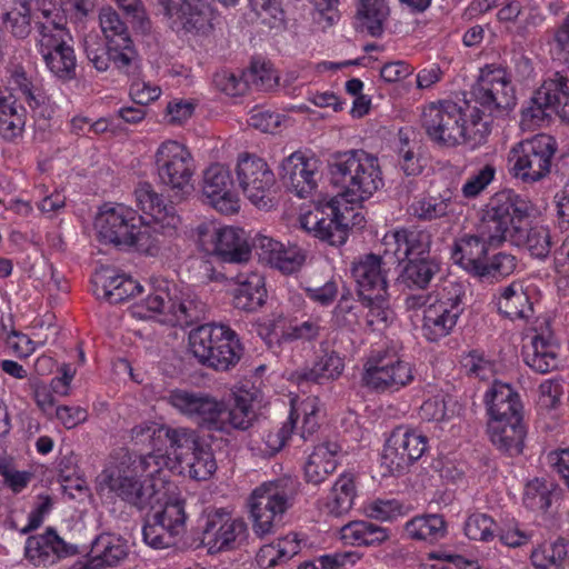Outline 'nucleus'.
I'll return each instance as SVG.
<instances>
[{
    "label": "nucleus",
    "mask_w": 569,
    "mask_h": 569,
    "mask_svg": "<svg viewBox=\"0 0 569 569\" xmlns=\"http://www.w3.org/2000/svg\"><path fill=\"white\" fill-rule=\"evenodd\" d=\"M319 177L317 160L307 159L299 152H293L281 163L280 178L283 184L300 198H307L313 192Z\"/></svg>",
    "instance_id": "nucleus-22"
},
{
    "label": "nucleus",
    "mask_w": 569,
    "mask_h": 569,
    "mask_svg": "<svg viewBox=\"0 0 569 569\" xmlns=\"http://www.w3.org/2000/svg\"><path fill=\"white\" fill-rule=\"evenodd\" d=\"M223 401L202 393L197 405L193 417H197L200 425L210 431H218L221 418Z\"/></svg>",
    "instance_id": "nucleus-57"
},
{
    "label": "nucleus",
    "mask_w": 569,
    "mask_h": 569,
    "mask_svg": "<svg viewBox=\"0 0 569 569\" xmlns=\"http://www.w3.org/2000/svg\"><path fill=\"white\" fill-rule=\"evenodd\" d=\"M232 188L233 180L230 171L223 164H211L203 172V196L208 199V203L222 214H233L240 208L239 198Z\"/></svg>",
    "instance_id": "nucleus-19"
},
{
    "label": "nucleus",
    "mask_w": 569,
    "mask_h": 569,
    "mask_svg": "<svg viewBox=\"0 0 569 569\" xmlns=\"http://www.w3.org/2000/svg\"><path fill=\"white\" fill-rule=\"evenodd\" d=\"M236 172L240 188L252 204L260 209L272 206L271 189L276 178L263 159L242 154L239 157Z\"/></svg>",
    "instance_id": "nucleus-15"
},
{
    "label": "nucleus",
    "mask_w": 569,
    "mask_h": 569,
    "mask_svg": "<svg viewBox=\"0 0 569 569\" xmlns=\"http://www.w3.org/2000/svg\"><path fill=\"white\" fill-rule=\"evenodd\" d=\"M252 246L258 251L261 260H264L283 274H292L299 271L307 259L306 250L302 248L296 244L284 246L263 234L256 236Z\"/></svg>",
    "instance_id": "nucleus-21"
},
{
    "label": "nucleus",
    "mask_w": 569,
    "mask_h": 569,
    "mask_svg": "<svg viewBox=\"0 0 569 569\" xmlns=\"http://www.w3.org/2000/svg\"><path fill=\"white\" fill-rule=\"evenodd\" d=\"M388 14L389 8L385 0H359L357 10L358 28L362 31L366 30L372 37H380Z\"/></svg>",
    "instance_id": "nucleus-43"
},
{
    "label": "nucleus",
    "mask_w": 569,
    "mask_h": 569,
    "mask_svg": "<svg viewBox=\"0 0 569 569\" xmlns=\"http://www.w3.org/2000/svg\"><path fill=\"white\" fill-rule=\"evenodd\" d=\"M189 349L201 365L222 371L236 366L243 352L238 335L231 328L213 323L190 331Z\"/></svg>",
    "instance_id": "nucleus-5"
},
{
    "label": "nucleus",
    "mask_w": 569,
    "mask_h": 569,
    "mask_svg": "<svg viewBox=\"0 0 569 569\" xmlns=\"http://www.w3.org/2000/svg\"><path fill=\"white\" fill-rule=\"evenodd\" d=\"M485 402L489 421L522 418V403L519 395L507 383L495 381L486 392Z\"/></svg>",
    "instance_id": "nucleus-26"
},
{
    "label": "nucleus",
    "mask_w": 569,
    "mask_h": 569,
    "mask_svg": "<svg viewBox=\"0 0 569 569\" xmlns=\"http://www.w3.org/2000/svg\"><path fill=\"white\" fill-rule=\"evenodd\" d=\"M243 77L246 78L248 87L251 84L257 90H270L277 84L274 71L266 63L253 62L250 69L243 72Z\"/></svg>",
    "instance_id": "nucleus-59"
},
{
    "label": "nucleus",
    "mask_w": 569,
    "mask_h": 569,
    "mask_svg": "<svg viewBox=\"0 0 569 569\" xmlns=\"http://www.w3.org/2000/svg\"><path fill=\"white\" fill-rule=\"evenodd\" d=\"M154 164L160 182L181 196L192 190L196 166L191 152L176 141L162 142L156 151Z\"/></svg>",
    "instance_id": "nucleus-10"
},
{
    "label": "nucleus",
    "mask_w": 569,
    "mask_h": 569,
    "mask_svg": "<svg viewBox=\"0 0 569 569\" xmlns=\"http://www.w3.org/2000/svg\"><path fill=\"white\" fill-rule=\"evenodd\" d=\"M471 97L476 103L471 112L473 138L476 142H485L491 131L492 116L516 106V91L505 69L486 66L471 88Z\"/></svg>",
    "instance_id": "nucleus-3"
},
{
    "label": "nucleus",
    "mask_w": 569,
    "mask_h": 569,
    "mask_svg": "<svg viewBox=\"0 0 569 569\" xmlns=\"http://www.w3.org/2000/svg\"><path fill=\"white\" fill-rule=\"evenodd\" d=\"M407 535L416 540L435 543L447 535V523L438 513L415 517L406 525Z\"/></svg>",
    "instance_id": "nucleus-42"
},
{
    "label": "nucleus",
    "mask_w": 569,
    "mask_h": 569,
    "mask_svg": "<svg viewBox=\"0 0 569 569\" xmlns=\"http://www.w3.org/2000/svg\"><path fill=\"white\" fill-rule=\"evenodd\" d=\"M340 447L335 442H325L315 447L305 465V477L308 482H322L337 468L336 455Z\"/></svg>",
    "instance_id": "nucleus-36"
},
{
    "label": "nucleus",
    "mask_w": 569,
    "mask_h": 569,
    "mask_svg": "<svg viewBox=\"0 0 569 569\" xmlns=\"http://www.w3.org/2000/svg\"><path fill=\"white\" fill-rule=\"evenodd\" d=\"M413 370L393 350H379L371 353L365 366L362 380L376 391H398L413 380Z\"/></svg>",
    "instance_id": "nucleus-12"
},
{
    "label": "nucleus",
    "mask_w": 569,
    "mask_h": 569,
    "mask_svg": "<svg viewBox=\"0 0 569 569\" xmlns=\"http://www.w3.org/2000/svg\"><path fill=\"white\" fill-rule=\"evenodd\" d=\"M321 325L319 318H309L305 321L288 320L282 315L267 320L258 326V335L264 340L268 348L277 350L283 342L315 341L320 337Z\"/></svg>",
    "instance_id": "nucleus-17"
},
{
    "label": "nucleus",
    "mask_w": 569,
    "mask_h": 569,
    "mask_svg": "<svg viewBox=\"0 0 569 569\" xmlns=\"http://www.w3.org/2000/svg\"><path fill=\"white\" fill-rule=\"evenodd\" d=\"M201 395L200 392L174 389L169 392L167 400L181 413L193 417Z\"/></svg>",
    "instance_id": "nucleus-64"
},
{
    "label": "nucleus",
    "mask_w": 569,
    "mask_h": 569,
    "mask_svg": "<svg viewBox=\"0 0 569 569\" xmlns=\"http://www.w3.org/2000/svg\"><path fill=\"white\" fill-rule=\"evenodd\" d=\"M496 306L501 315L511 320L528 319L533 313L529 297L515 282L501 289Z\"/></svg>",
    "instance_id": "nucleus-38"
},
{
    "label": "nucleus",
    "mask_w": 569,
    "mask_h": 569,
    "mask_svg": "<svg viewBox=\"0 0 569 569\" xmlns=\"http://www.w3.org/2000/svg\"><path fill=\"white\" fill-rule=\"evenodd\" d=\"M556 151V139L549 134H536L521 141L512 148L509 158L513 176L525 182L543 179L550 172L551 160Z\"/></svg>",
    "instance_id": "nucleus-9"
},
{
    "label": "nucleus",
    "mask_w": 569,
    "mask_h": 569,
    "mask_svg": "<svg viewBox=\"0 0 569 569\" xmlns=\"http://www.w3.org/2000/svg\"><path fill=\"white\" fill-rule=\"evenodd\" d=\"M391 436L401 443L400 447L403 448V451H406L412 463L417 461L427 449V438L407 427H397L391 432Z\"/></svg>",
    "instance_id": "nucleus-56"
},
{
    "label": "nucleus",
    "mask_w": 569,
    "mask_h": 569,
    "mask_svg": "<svg viewBox=\"0 0 569 569\" xmlns=\"http://www.w3.org/2000/svg\"><path fill=\"white\" fill-rule=\"evenodd\" d=\"M343 368V359L336 351L325 352L317 358L312 367H305L292 372L291 379L299 386L307 382L325 385L338 379Z\"/></svg>",
    "instance_id": "nucleus-31"
},
{
    "label": "nucleus",
    "mask_w": 569,
    "mask_h": 569,
    "mask_svg": "<svg viewBox=\"0 0 569 569\" xmlns=\"http://www.w3.org/2000/svg\"><path fill=\"white\" fill-rule=\"evenodd\" d=\"M142 212L153 219L162 233L172 234L180 223V217L177 214L174 207L164 203L162 196L159 193H157V199H151Z\"/></svg>",
    "instance_id": "nucleus-49"
},
{
    "label": "nucleus",
    "mask_w": 569,
    "mask_h": 569,
    "mask_svg": "<svg viewBox=\"0 0 569 569\" xmlns=\"http://www.w3.org/2000/svg\"><path fill=\"white\" fill-rule=\"evenodd\" d=\"M159 442H166V451L173 455L178 462L182 456L191 451L202 439L198 433L188 428H171L166 426L159 431Z\"/></svg>",
    "instance_id": "nucleus-44"
},
{
    "label": "nucleus",
    "mask_w": 569,
    "mask_h": 569,
    "mask_svg": "<svg viewBox=\"0 0 569 569\" xmlns=\"http://www.w3.org/2000/svg\"><path fill=\"white\" fill-rule=\"evenodd\" d=\"M489 216V204L478 228V234H463L455 241L452 258L469 273L476 276L485 263L488 247H498L502 242H495L486 232L485 226Z\"/></svg>",
    "instance_id": "nucleus-20"
},
{
    "label": "nucleus",
    "mask_w": 569,
    "mask_h": 569,
    "mask_svg": "<svg viewBox=\"0 0 569 569\" xmlns=\"http://www.w3.org/2000/svg\"><path fill=\"white\" fill-rule=\"evenodd\" d=\"M128 556V545L124 539L113 533H101L91 543L88 553L89 569L116 567Z\"/></svg>",
    "instance_id": "nucleus-27"
},
{
    "label": "nucleus",
    "mask_w": 569,
    "mask_h": 569,
    "mask_svg": "<svg viewBox=\"0 0 569 569\" xmlns=\"http://www.w3.org/2000/svg\"><path fill=\"white\" fill-rule=\"evenodd\" d=\"M496 176V168L491 163L485 164L478 172L470 176V178L462 186V194L466 198H476L479 196Z\"/></svg>",
    "instance_id": "nucleus-60"
},
{
    "label": "nucleus",
    "mask_w": 569,
    "mask_h": 569,
    "mask_svg": "<svg viewBox=\"0 0 569 569\" xmlns=\"http://www.w3.org/2000/svg\"><path fill=\"white\" fill-rule=\"evenodd\" d=\"M41 14L44 21L36 20V27L39 33L37 46L41 56H47V52H53L67 46L66 37L67 31L60 21L52 18L51 9H42Z\"/></svg>",
    "instance_id": "nucleus-39"
},
{
    "label": "nucleus",
    "mask_w": 569,
    "mask_h": 569,
    "mask_svg": "<svg viewBox=\"0 0 569 569\" xmlns=\"http://www.w3.org/2000/svg\"><path fill=\"white\" fill-rule=\"evenodd\" d=\"M356 497V488L351 476H341L333 485L331 496L327 502L329 512L333 516H341L348 512Z\"/></svg>",
    "instance_id": "nucleus-47"
},
{
    "label": "nucleus",
    "mask_w": 569,
    "mask_h": 569,
    "mask_svg": "<svg viewBox=\"0 0 569 569\" xmlns=\"http://www.w3.org/2000/svg\"><path fill=\"white\" fill-rule=\"evenodd\" d=\"M495 521L485 513L469 516L465 523V533L471 540L488 541L493 537Z\"/></svg>",
    "instance_id": "nucleus-58"
},
{
    "label": "nucleus",
    "mask_w": 569,
    "mask_h": 569,
    "mask_svg": "<svg viewBox=\"0 0 569 569\" xmlns=\"http://www.w3.org/2000/svg\"><path fill=\"white\" fill-rule=\"evenodd\" d=\"M463 312L460 288L452 296H443L423 310L422 332L429 341L447 337Z\"/></svg>",
    "instance_id": "nucleus-18"
},
{
    "label": "nucleus",
    "mask_w": 569,
    "mask_h": 569,
    "mask_svg": "<svg viewBox=\"0 0 569 569\" xmlns=\"http://www.w3.org/2000/svg\"><path fill=\"white\" fill-rule=\"evenodd\" d=\"M553 485L545 480L530 481L525 490L523 502L531 510L547 511L551 506V491Z\"/></svg>",
    "instance_id": "nucleus-54"
},
{
    "label": "nucleus",
    "mask_w": 569,
    "mask_h": 569,
    "mask_svg": "<svg viewBox=\"0 0 569 569\" xmlns=\"http://www.w3.org/2000/svg\"><path fill=\"white\" fill-rule=\"evenodd\" d=\"M538 101L549 106L562 122L569 123V78L556 72L538 89Z\"/></svg>",
    "instance_id": "nucleus-32"
},
{
    "label": "nucleus",
    "mask_w": 569,
    "mask_h": 569,
    "mask_svg": "<svg viewBox=\"0 0 569 569\" xmlns=\"http://www.w3.org/2000/svg\"><path fill=\"white\" fill-rule=\"evenodd\" d=\"M248 537V526L241 518H232L223 509L204 517L201 542L210 553L239 548Z\"/></svg>",
    "instance_id": "nucleus-16"
},
{
    "label": "nucleus",
    "mask_w": 569,
    "mask_h": 569,
    "mask_svg": "<svg viewBox=\"0 0 569 569\" xmlns=\"http://www.w3.org/2000/svg\"><path fill=\"white\" fill-rule=\"evenodd\" d=\"M50 71L60 79L70 80L76 76V57L70 46H64L42 57Z\"/></svg>",
    "instance_id": "nucleus-50"
},
{
    "label": "nucleus",
    "mask_w": 569,
    "mask_h": 569,
    "mask_svg": "<svg viewBox=\"0 0 569 569\" xmlns=\"http://www.w3.org/2000/svg\"><path fill=\"white\" fill-rule=\"evenodd\" d=\"M341 539L352 546H377L388 539L387 529L369 521H350L340 529Z\"/></svg>",
    "instance_id": "nucleus-40"
},
{
    "label": "nucleus",
    "mask_w": 569,
    "mask_h": 569,
    "mask_svg": "<svg viewBox=\"0 0 569 569\" xmlns=\"http://www.w3.org/2000/svg\"><path fill=\"white\" fill-rule=\"evenodd\" d=\"M331 182L340 193L328 201H318L313 211L301 217L303 230L331 246H341L350 226L363 217L352 204L360 202L383 186L378 158L361 149L337 153L329 163Z\"/></svg>",
    "instance_id": "nucleus-1"
},
{
    "label": "nucleus",
    "mask_w": 569,
    "mask_h": 569,
    "mask_svg": "<svg viewBox=\"0 0 569 569\" xmlns=\"http://www.w3.org/2000/svg\"><path fill=\"white\" fill-rule=\"evenodd\" d=\"M181 458L182 460L179 463L183 468H188L189 476L194 480H207L217 470L213 452L203 440Z\"/></svg>",
    "instance_id": "nucleus-41"
},
{
    "label": "nucleus",
    "mask_w": 569,
    "mask_h": 569,
    "mask_svg": "<svg viewBox=\"0 0 569 569\" xmlns=\"http://www.w3.org/2000/svg\"><path fill=\"white\" fill-rule=\"evenodd\" d=\"M387 250H392L398 261L430 256L431 234L426 230L403 228L385 236Z\"/></svg>",
    "instance_id": "nucleus-25"
},
{
    "label": "nucleus",
    "mask_w": 569,
    "mask_h": 569,
    "mask_svg": "<svg viewBox=\"0 0 569 569\" xmlns=\"http://www.w3.org/2000/svg\"><path fill=\"white\" fill-rule=\"evenodd\" d=\"M101 283L102 298L112 305L121 303L140 293L142 287L126 274H108V270L96 276L94 286Z\"/></svg>",
    "instance_id": "nucleus-37"
},
{
    "label": "nucleus",
    "mask_w": 569,
    "mask_h": 569,
    "mask_svg": "<svg viewBox=\"0 0 569 569\" xmlns=\"http://www.w3.org/2000/svg\"><path fill=\"white\" fill-rule=\"evenodd\" d=\"M182 6H177L179 12H164L166 17L179 23L186 31L208 36L216 26L213 11L206 3L192 4L189 0H181Z\"/></svg>",
    "instance_id": "nucleus-30"
},
{
    "label": "nucleus",
    "mask_w": 569,
    "mask_h": 569,
    "mask_svg": "<svg viewBox=\"0 0 569 569\" xmlns=\"http://www.w3.org/2000/svg\"><path fill=\"white\" fill-rule=\"evenodd\" d=\"M267 297L264 278L250 273L233 289V306L244 312H256L266 303Z\"/></svg>",
    "instance_id": "nucleus-34"
},
{
    "label": "nucleus",
    "mask_w": 569,
    "mask_h": 569,
    "mask_svg": "<svg viewBox=\"0 0 569 569\" xmlns=\"http://www.w3.org/2000/svg\"><path fill=\"white\" fill-rule=\"evenodd\" d=\"M451 208V197L425 196L416 199L409 207L411 216L421 221H432L447 217Z\"/></svg>",
    "instance_id": "nucleus-45"
},
{
    "label": "nucleus",
    "mask_w": 569,
    "mask_h": 569,
    "mask_svg": "<svg viewBox=\"0 0 569 569\" xmlns=\"http://www.w3.org/2000/svg\"><path fill=\"white\" fill-rule=\"evenodd\" d=\"M351 274L362 300L387 295L388 282L380 256L367 253L359 257L352 262Z\"/></svg>",
    "instance_id": "nucleus-23"
},
{
    "label": "nucleus",
    "mask_w": 569,
    "mask_h": 569,
    "mask_svg": "<svg viewBox=\"0 0 569 569\" xmlns=\"http://www.w3.org/2000/svg\"><path fill=\"white\" fill-rule=\"evenodd\" d=\"M558 345L550 338L536 335L523 348V360L533 371L547 373L558 367Z\"/></svg>",
    "instance_id": "nucleus-35"
},
{
    "label": "nucleus",
    "mask_w": 569,
    "mask_h": 569,
    "mask_svg": "<svg viewBox=\"0 0 569 569\" xmlns=\"http://www.w3.org/2000/svg\"><path fill=\"white\" fill-rule=\"evenodd\" d=\"M100 27L108 43L117 42L122 48H128L130 36L126 23L119 13L111 7H106L99 13Z\"/></svg>",
    "instance_id": "nucleus-48"
},
{
    "label": "nucleus",
    "mask_w": 569,
    "mask_h": 569,
    "mask_svg": "<svg viewBox=\"0 0 569 569\" xmlns=\"http://www.w3.org/2000/svg\"><path fill=\"white\" fill-rule=\"evenodd\" d=\"M141 221L142 218L124 204H104L96 217L94 227L101 241L131 247L139 244L144 234Z\"/></svg>",
    "instance_id": "nucleus-11"
},
{
    "label": "nucleus",
    "mask_w": 569,
    "mask_h": 569,
    "mask_svg": "<svg viewBox=\"0 0 569 569\" xmlns=\"http://www.w3.org/2000/svg\"><path fill=\"white\" fill-rule=\"evenodd\" d=\"M213 82L221 92L230 97L242 96L248 90V83L243 76L237 77L234 73L226 70L217 72Z\"/></svg>",
    "instance_id": "nucleus-62"
},
{
    "label": "nucleus",
    "mask_w": 569,
    "mask_h": 569,
    "mask_svg": "<svg viewBox=\"0 0 569 569\" xmlns=\"http://www.w3.org/2000/svg\"><path fill=\"white\" fill-rule=\"evenodd\" d=\"M291 496L292 481L288 478L263 482L251 492L247 505L252 530L258 538L273 535L281 526Z\"/></svg>",
    "instance_id": "nucleus-6"
},
{
    "label": "nucleus",
    "mask_w": 569,
    "mask_h": 569,
    "mask_svg": "<svg viewBox=\"0 0 569 569\" xmlns=\"http://www.w3.org/2000/svg\"><path fill=\"white\" fill-rule=\"evenodd\" d=\"M363 302L356 301L350 292L343 293L332 311V322L337 328L355 331L360 325Z\"/></svg>",
    "instance_id": "nucleus-46"
},
{
    "label": "nucleus",
    "mask_w": 569,
    "mask_h": 569,
    "mask_svg": "<svg viewBox=\"0 0 569 569\" xmlns=\"http://www.w3.org/2000/svg\"><path fill=\"white\" fill-rule=\"evenodd\" d=\"M400 446L401 443L390 435L385 443L381 455V467L392 476L403 473V471L412 465L410 458Z\"/></svg>",
    "instance_id": "nucleus-51"
},
{
    "label": "nucleus",
    "mask_w": 569,
    "mask_h": 569,
    "mask_svg": "<svg viewBox=\"0 0 569 569\" xmlns=\"http://www.w3.org/2000/svg\"><path fill=\"white\" fill-rule=\"evenodd\" d=\"M256 412L252 399L248 393L233 395L228 401H223L219 432L231 435L233 430L246 431L252 427Z\"/></svg>",
    "instance_id": "nucleus-28"
},
{
    "label": "nucleus",
    "mask_w": 569,
    "mask_h": 569,
    "mask_svg": "<svg viewBox=\"0 0 569 569\" xmlns=\"http://www.w3.org/2000/svg\"><path fill=\"white\" fill-rule=\"evenodd\" d=\"M387 295H381L371 300H362L363 308L367 307L369 309L367 315V322L369 326L375 325H387L391 321L393 312L388 306Z\"/></svg>",
    "instance_id": "nucleus-61"
},
{
    "label": "nucleus",
    "mask_w": 569,
    "mask_h": 569,
    "mask_svg": "<svg viewBox=\"0 0 569 569\" xmlns=\"http://www.w3.org/2000/svg\"><path fill=\"white\" fill-rule=\"evenodd\" d=\"M187 515L182 500L169 501L148 516L142 529L143 540L154 549L174 547L186 530Z\"/></svg>",
    "instance_id": "nucleus-14"
},
{
    "label": "nucleus",
    "mask_w": 569,
    "mask_h": 569,
    "mask_svg": "<svg viewBox=\"0 0 569 569\" xmlns=\"http://www.w3.org/2000/svg\"><path fill=\"white\" fill-rule=\"evenodd\" d=\"M31 21V7L24 1L8 11L3 19L6 29L19 39H24L30 34Z\"/></svg>",
    "instance_id": "nucleus-52"
},
{
    "label": "nucleus",
    "mask_w": 569,
    "mask_h": 569,
    "mask_svg": "<svg viewBox=\"0 0 569 569\" xmlns=\"http://www.w3.org/2000/svg\"><path fill=\"white\" fill-rule=\"evenodd\" d=\"M421 128L436 144L453 148L462 143L476 142L471 122L467 126L462 108L450 100L432 102L426 106L420 117Z\"/></svg>",
    "instance_id": "nucleus-7"
},
{
    "label": "nucleus",
    "mask_w": 569,
    "mask_h": 569,
    "mask_svg": "<svg viewBox=\"0 0 569 569\" xmlns=\"http://www.w3.org/2000/svg\"><path fill=\"white\" fill-rule=\"evenodd\" d=\"M153 459V456L132 458L126 452L117 465L109 466L100 473L99 486L142 510L149 505L151 492L143 487L139 477L148 471Z\"/></svg>",
    "instance_id": "nucleus-8"
},
{
    "label": "nucleus",
    "mask_w": 569,
    "mask_h": 569,
    "mask_svg": "<svg viewBox=\"0 0 569 569\" xmlns=\"http://www.w3.org/2000/svg\"><path fill=\"white\" fill-rule=\"evenodd\" d=\"M563 387L559 380H546L539 386L538 406L543 410L556 409L560 405Z\"/></svg>",
    "instance_id": "nucleus-63"
},
{
    "label": "nucleus",
    "mask_w": 569,
    "mask_h": 569,
    "mask_svg": "<svg viewBox=\"0 0 569 569\" xmlns=\"http://www.w3.org/2000/svg\"><path fill=\"white\" fill-rule=\"evenodd\" d=\"M198 241L201 249L214 256L221 262H244L251 254V248L241 229L232 227L216 228L210 224L198 227Z\"/></svg>",
    "instance_id": "nucleus-13"
},
{
    "label": "nucleus",
    "mask_w": 569,
    "mask_h": 569,
    "mask_svg": "<svg viewBox=\"0 0 569 569\" xmlns=\"http://www.w3.org/2000/svg\"><path fill=\"white\" fill-rule=\"evenodd\" d=\"M488 433L493 446L501 452L511 457L522 452L527 433L522 418L489 421Z\"/></svg>",
    "instance_id": "nucleus-29"
},
{
    "label": "nucleus",
    "mask_w": 569,
    "mask_h": 569,
    "mask_svg": "<svg viewBox=\"0 0 569 569\" xmlns=\"http://www.w3.org/2000/svg\"><path fill=\"white\" fill-rule=\"evenodd\" d=\"M530 211L529 201L513 191L497 193L489 202L486 232L495 242L523 246L531 257L546 260L551 253L553 238L548 227L527 228Z\"/></svg>",
    "instance_id": "nucleus-2"
},
{
    "label": "nucleus",
    "mask_w": 569,
    "mask_h": 569,
    "mask_svg": "<svg viewBox=\"0 0 569 569\" xmlns=\"http://www.w3.org/2000/svg\"><path fill=\"white\" fill-rule=\"evenodd\" d=\"M78 553L77 546L67 543L53 528L46 532L31 536L26 542V558L37 567L54 565L60 558Z\"/></svg>",
    "instance_id": "nucleus-24"
},
{
    "label": "nucleus",
    "mask_w": 569,
    "mask_h": 569,
    "mask_svg": "<svg viewBox=\"0 0 569 569\" xmlns=\"http://www.w3.org/2000/svg\"><path fill=\"white\" fill-rule=\"evenodd\" d=\"M151 313L163 315V323L173 327H189L206 318L207 305L196 295L179 291L176 284L166 279L156 280L152 291L133 309L139 318L151 317Z\"/></svg>",
    "instance_id": "nucleus-4"
},
{
    "label": "nucleus",
    "mask_w": 569,
    "mask_h": 569,
    "mask_svg": "<svg viewBox=\"0 0 569 569\" xmlns=\"http://www.w3.org/2000/svg\"><path fill=\"white\" fill-rule=\"evenodd\" d=\"M399 274V281L410 290H426L433 277L440 271V264L435 257L423 256L405 260Z\"/></svg>",
    "instance_id": "nucleus-33"
},
{
    "label": "nucleus",
    "mask_w": 569,
    "mask_h": 569,
    "mask_svg": "<svg viewBox=\"0 0 569 569\" xmlns=\"http://www.w3.org/2000/svg\"><path fill=\"white\" fill-rule=\"evenodd\" d=\"M516 258L508 253H498L481 266L476 274L481 281L501 280L511 274L516 269Z\"/></svg>",
    "instance_id": "nucleus-53"
},
{
    "label": "nucleus",
    "mask_w": 569,
    "mask_h": 569,
    "mask_svg": "<svg viewBox=\"0 0 569 569\" xmlns=\"http://www.w3.org/2000/svg\"><path fill=\"white\" fill-rule=\"evenodd\" d=\"M299 415L297 410L292 409L288 417V420L277 430L269 431L264 437V449H261V452L266 456H274L278 453L286 445L287 440L293 432Z\"/></svg>",
    "instance_id": "nucleus-55"
}]
</instances>
